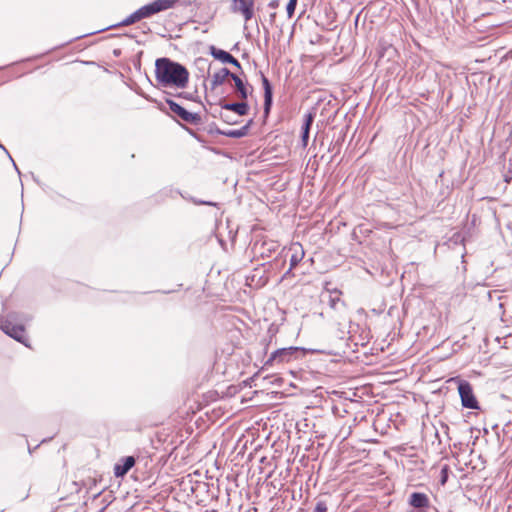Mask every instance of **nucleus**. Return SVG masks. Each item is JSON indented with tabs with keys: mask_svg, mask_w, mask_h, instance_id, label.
<instances>
[{
	"mask_svg": "<svg viewBox=\"0 0 512 512\" xmlns=\"http://www.w3.org/2000/svg\"><path fill=\"white\" fill-rule=\"evenodd\" d=\"M141 20V17L138 13V11L136 10L134 13H132L131 15H129L127 18H125L122 22H120L118 25L119 26H129L137 21H140Z\"/></svg>",
	"mask_w": 512,
	"mask_h": 512,
	"instance_id": "aec40b11",
	"label": "nucleus"
},
{
	"mask_svg": "<svg viewBox=\"0 0 512 512\" xmlns=\"http://www.w3.org/2000/svg\"><path fill=\"white\" fill-rule=\"evenodd\" d=\"M262 86L264 90V114L267 116L270 113L273 103V88L268 78L261 74Z\"/></svg>",
	"mask_w": 512,
	"mask_h": 512,
	"instance_id": "9b49d317",
	"label": "nucleus"
},
{
	"mask_svg": "<svg viewBox=\"0 0 512 512\" xmlns=\"http://www.w3.org/2000/svg\"><path fill=\"white\" fill-rule=\"evenodd\" d=\"M169 192L171 193V196H173V194H179V196H182V193H180L179 191H174L172 189L169 190Z\"/></svg>",
	"mask_w": 512,
	"mask_h": 512,
	"instance_id": "c85d7f7f",
	"label": "nucleus"
},
{
	"mask_svg": "<svg viewBox=\"0 0 512 512\" xmlns=\"http://www.w3.org/2000/svg\"><path fill=\"white\" fill-rule=\"evenodd\" d=\"M231 79L234 81L236 91L238 93V97L241 100H246L248 98V88L246 84L243 82V80L237 76L236 74L231 75Z\"/></svg>",
	"mask_w": 512,
	"mask_h": 512,
	"instance_id": "2eb2a0df",
	"label": "nucleus"
},
{
	"mask_svg": "<svg viewBox=\"0 0 512 512\" xmlns=\"http://www.w3.org/2000/svg\"><path fill=\"white\" fill-rule=\"evenodd\" d=\"M155 77L162 87L185 88L189 81V72L178 62L159 58L155 62Z\"/></svg>",
	"mask_w": 512,
	"mask_h": 512,
	"instance_id": "f257e3e1",
	"label": "nucleus"
},
{
	"mask_svg": "<svg viewBox=\"0 0 512 512\" xmlns=\"http://www.w3.org/2000/svg\"><path fill=\"white\" fill-rule=\"evenodd\" d=\"M296 6H297V0H289L288 4L286 6L287 15L289 18H291L294 15Z\"/></svg>",
	"mask_w": 512,
	"mask_h": 512,
	"instance_id": "412c9836",
	"label": "nucleus"
},
{
	"mask_svg": "<svg viewBox=\"0 0 512 512\" xmlns=\"http://www.w3.org/2000/svg\"><path fill=\"white\" fill-rule=\"evenodd\" d=\"M193 202L195 204H198V205H209V206H216L217 205L216 203L210 202V201H197V200H193Z\"/></svg>",
	"mask_w": 512,
	"mask_h": 512,
	"instance_id": "393cba45",
	"label": "nucleus"
},
{
	"mask_svg": "<svg viewBox=\"0 0 512 512\" xmlns=\"http://www.w3.org/2000/svg\"><path fill=\"white\" fill-rule=\"evenodd\" d=\"M309 134H310V133H306V132H302V133H301V141H302V145H303L304 147H306V146H307V144H308Z\"/></svg>",
	"mask_w": 512,
	"mask_h": 512,
	"instance_id": "b1692460",
	"label": "nucleus"
},
{
	"mask_svg": "<svg viewBox=\"0 0 512 512\" xmlns=\"http://www.w3.org/2000/svg\"><path fill=\"white\" fill-rule=\"evenodd\" d=\"M219 105L222 109L233 111L237 113L239 116H245L249 112V105L246 100H242L241 102L228 103L220 101Z\"/></svg>",
	"mask_w": 512,
	"mask_h": 512,
	"instance_id": "ddd939ff",
	"label": "nucleus"
},
{
	"mask_svg": "<svg viewBox=\"0 0 512 512\" xmlns=\"http://www.w3.org/2000/svg\"><path fill=\"white\" fill-rule=\"evenodd\" d=\"M457 382L462 406L468 409H479V404L473 393L472 385L466 380L459 379Z\"/></svg>",
	"mask_w": 512,
	"mask_h": 512,
	"instance_id": "7ed1b4c3",
	"label": "nucleus"
},
{
	"mask_svg": "<svg viewBox=\"0 0 512 512\" xmlns=\"http://www.w3.org/2000/svg\"><path fill=\"white\" fill-rule=\"evenodd\" d=\"M231 73L227 68H221L218 72L214 73L211 79V89L214 90L216 87L222 85L227 78H231Z\"/></svg>",
	"mask_w": 512,
	"mask_h": 512,
	"instance_id": "4468645a",
	"label": "nucleus"
},
{
	"mask_svg": "<svg viewBox=\"0 0 512 512\" xmlns=\"http://www.w3.org/2000/svg\"><path fill=\"white\" fill-rule=\"evenodd\" d=\"M326 511H327V507L323 502H318L314 509V512H326Z\"/></svg>",
	"mask_w": 512,
	"mask_h": 512,
	"instance_id": "5701e85b",
	"label": "nucleus"
},
{
	"mask_svg": "<svg viewBox=\"0 0 512 512\" xmlns=\"http://www.w3.org/2000/svg\"><path fill=\"white\" fill-rule=\"evenodd\" d=\"M329 305L331 308L335 310H340L341 308H345V303L340 299L339 295H329Z\"/></svg>",
	"mask_w": 512,
	"mask_h": 512,
	"instance_id": "6ab92c4d",
	"label": "nucleus"
},
{
	"mask_svg": "<svg viewBox=\"0 0 512 512\" xmlns=\"http://www.w3.org/2000/svg\"><path fill=\"white\" fill-rule=\"evenodd\" d=\"M254 6L255 0H232L230 10L241 15L245 23H248L254 17Z\"/></svg>",
	"mask_w": 512,
	"mask_h": 512,
	"instance_id": "20e7f679",
	"label": "nucleus"
},
{
	"mask_svg": "<svg viewBox=\"0 0 512 512\" xmlns=\"http://www.w3.org/2000/svg\"><path fill=\"white\" fill-rule=\"evenodd\" d=\"M135 458L133 456H126L121 458L114 466V475L118 477L125 476L128 471L135 465Z\"/></svg>",
	"mask_w": 512,
	"mask_h": 512,
	"instance_id": "f8f14e48",
	"label": "nucleus"
},
{
	"mask_svg": "<svg viewBox=\"0 0 512 512\" xmlns=\"http://www.w3.org/2000/svg\"><path fill=\"white\" fill-rule=\"evenodd\" d=\"M169 109L176 114L181 120L192 125H199L201 123V116L197 113H192L183 108L180 104L173 100H166Z\"/></svg>",
	"mask_w": 512,
	"mask_h": 512,
	"instance_id": "39448f33",
	"label": "nucleus"
},
{
	"mask_svg": "<svg viewBox=\"0 0 512 512\" xmlns=\"http://www.w3.org/2000/svg\"><path fill=\"white\" fill-rule=\"evenodd\" d=\"M113 53H114V55H115V56H119V55H120V53H121V51H120L119 49H115V50L113 51Z\"/></svg>",
	"mask_w": 512,
	"mask_h": 512,
	"instance_id": "7c9ffc66",
	"label": "nucleus"
},
{
	"mask_svg": "<svg viewBox=\"0 0 512 512\" xmlns=\"http://www.w3.org/2000/svg\"><path fill=\"white\" fill-rule=\"evenodd\" d=\"M2 331L15 339L16 341L27 346L26 338H25V329L23 325L14 324L9 319H6L1 324Z\"/></svg>",
	"mask_w": 512,
	"mask_h": 512,
	"instance_id": "6e6552de",
	"label": "nucleus"
},
{
	"mask_svg": "<svg viewBox=\"0 0 512 512\" xmlns=\"http://www.w3.org/2000/svg\"><path fill=\"white\" fill-rule=\"evenodd\" d=\"M210 54L216 60L221 61L222 63H227L235 66L238 69H241L240 62L229 52L216 48L215 46H210Z\"/></svg>",
	"mask_w": 512,
	"mask_h": 512,
	"instance_id": "9d476101",
	"label": "nucleus"
},
{
	"mask_svg": "<svg viewBox=\"0 0 512 512\" xmlns=\"http://www.w3.org/2000/svg\"><path fill=\"white\" fill-rule=\"evenodd\" d=\"M220 117H221L222 120H224L228 124H235L236 123V121H231L230 117H228L226 115L221 114Z\"/></svg>",
	"mask_w": 512,
	"mask_h": 512,
	"instance_id": "bb28decb",
	"label": "nucleus"
},
{
	"mask_svg": "<svg viewBox=\"0 0 512 512\" xmlns=\"http://www.w3.org/2000/svg\"><path fill=\"white\" fill-rule=\"evenodd\" d=\"M448 472H449V467L447 465H444L441 468V472H440V475H441L440 482L442 485H444L447 482Z\"/></svg>",
	"mask_w": 512,
	"mask_h": 512,
	"instance_id": "4be33fe9",
	"label": "nucleus"
},
{
	"mask_svg": "<svg viewBox=\"0 0 512 512\" xmlns=\"http://www.w3.org/2000/svg\"><path fill=\"white\" fill-rule=\"evenodd\" d=\"M315 114L312 112L306 113L304 115V122L302 125V132L310 133V129L314 122Z\"/></svg>",
	"mask_w": 512,
	"mask_h": 512,
	"instance_id": "a211bd4d",
	"label": "nucleus"
},
{
	"mask_svg": "<svg viewBox=\"0 0 512 512\" xmlns=\"http://www.w3.org/2000/svg\"><path fill=\"white\" fill-rule=\"evenodd\" d=\"M304 255L305 252L303 246L300 243L295 242L289 246L286 252L285 249H282L274 259V264L282 267L286 262V258L290 256V270H293L302 261Z\"/></svg>",
	"mask_w": 512,
	"mask_h": 512,
	"instance_id": "f03ea898",
	"label": "nucleus"
},
{
	"mask_svg": "<svg viewBox=\"0 0 512 512\" xmlns=\"http://www.w3.org/2000/svg\"><path fill=\"white\" fill-rule=\"evenodd\" d=\"M104 509H105V508L100 509V510H99V512H104Z\"/></svg>",
	"mask_w": 512,
	"mask_h": 512,
	"instance_id": "c9c22d12",
	"label": "nucleus"
},
{
	"mask_svg": "<svg viewBox=\"0 0 512 512\" xmlns=\"http://www.w3.org/2000/svg\"><path fill=\"white\" fill-rule=\"evenodd\" d=\"M298 347L281 348L274 351L270 357L265 361L264 367L272 366L274 363L289 362L296 353H298Z\"/></svg>",
	"mask_w": 512,
	"mask_h": 512,
	"instance_id": "423d86ee",
	"label": "nucleus"
},
{
	"mask_svg": "<svg viewBox=\"0 0 512 512\" xmlns=\"http://www.w3.org/2000/svg\"><path fill=\"white\" fill-rule=\"evenodd\" d=\"M251 124H252V120L248 121V123L246 125L242 126L239 129H231V130H227V131H222L220 133L222 135H225L230 138L239 139V138L245 137L248 134Z\"/></svg>",
	"mask_w": 512,
	"mask_h": 512,
	"instance_id": "dca6fc26",
	"label": "nucleus"
},
{
	"mask_svg": "<svg viewBox=\"0 0 512 512\" xmlns=\"http://www.w3.org/2000/svg\"><path fill=\"white\" fill-rule=\"evenodd\" d=\"M13 166H15L16 170L19 172L17 166H16V163L13 162Z\"/></svg>",
	"mask_w": 512,
	"mask_h": 512,
	"instance_id": "72a5a7b5",
	"label": "nucleus"
},
{
	"mask_svg": "<svg viewBox=\"0 0 512 512\" xmlns=\"http://www.w3.org/2000/svg\"><path fill=\"white\" fill-rule=\"evenodd\" d=\"M185 98L191 99L190 95H185Z\"/></svg>",
	"mask_w": 512,
	"mask_h": 512,
	"instance_id": "f704fd0d",
	"label": "nucleus"
},
{
	"mask_svg": "<svg viewBox=\"0 0 512 512\" xmlns=\"http://www.w3.org/2000/svg\"><path fill=\"white\" fill-rule=\"evenodd\" d=\"M279 0H271L269 3H268V7L271 8V9H276L279 7Z\"/></svg>",
	"mask_w": 512,
	"mask_h": 512,
	"instance_id": "a878e982",
	"label": "nucleus"
},
{
	"mask_svg": "<svg viewBox=\"0 0 512 512\" xmlns=\"http://www.w3.org/2000/svg\"><path fill=\"white\" fill-rule=\"evenodd\" d=\"M275 17H276V13L275 12L270 14V19H271L272 22L274 21Z\"/></svg>",
	"mask_w": 512,
	"mask_h": 512,
	"instance_id": "2f4dec72",
	"label": "nucleus"
},
{
	"mask_svg": "<svg viewBox=\"0 0 512 512\" xmlns=\"http://www.w3.org/2000/svg\"><path fill=\"white\" fill-rule=\"evenodd\" d=\"M0 148H2L9 155L8 151L6 150V148L1 143H0Z\"/></svg>",
	"mask_w": 512,
	"mask_h": 512,
	"instance_id": "473e14b6",
	"label": "nucleus"
},
{
	"mask_svg": "<svg viewBox=\"0 0 512 512\" xmlns=\"http://www.w3.org/2000/svg\"><path fill=\"white\" fill-rule=\"evenodd\" d=\"M278 248V242L271 239L257 241L253 245L254 253L260 256L262 259L270 258L273 255V253H275L278 250Z\"/></svg>",
	"mask_w": 512,
	"mask_h": 512,
	"instance_id": "0eeeda50",
	"label": "nucleus"
},
{
	"mask_svg": "<svg viewBox=\"0 0 512 512\" xmlns=\"http://www.w3.org/2000/svg\"><path fill=\"white\" fill-rule=\"evenodd\" d=\"M169 192L171 193V196H173V194H179V196H182V193H180L179 191H174L172 189L169 190Z\"/></svg>",
	"mask_w": 512,
	"mask_h": 512,
	"instance_id": "c756f323",
	"label": "nucleus"
},
{
	"mask_svg": "<svg viewBox=\"0 0 512 512\" xmlns=\"http://www.w3.org/2000/svg\"><path fill=\"white\" fill-rule=\"evenodd\" d=\"M137 11H138L141 19L148 18V17H150V16H152L154 14L159 13V11L157 9V6H156L154 1L149 3V4H147V5L142 6Z\"/></svg>",
	"mask_w": 512,
	"mask_h": 512,
	"instance_id": "f3484780",
	"label": "nucleus"
},
{
	"mask_svg": "<svg viewBox=\"0 0 512 512\" xmlns=\"http://www.w3.org/2000/svg\"><path fill=\"white\" fill-rule=\"evenodd\" d=\"M408 504L415 509L429 508L430 494L425 492L413 491L408 495Z\"/></svg>",
	"mask_w": 512,
	"mask_h": 512,
	"instance_id": "1a4fd4ad",
	"label": "nucleus"
},
{
	"mask_svg": "<svg viewBox=\"0 0 512 512\" xmlns=\"http://www.w3.org/2000/svg\"><path fill=\"white\" fill-rule=\"evenodd\" d=\"M292 275V270H290V268L285 272V274L283 275V278H287L288 276Z\"/></svg>",
	"mask_w": 512,
	"mask_h": 512,
	"instance_id": "cd10ccee",
	"label": "nucleus"
}]
</instances>
